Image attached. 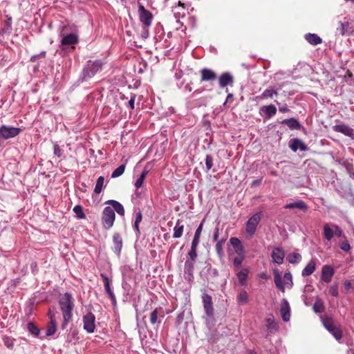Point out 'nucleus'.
Returning a JSON list of instances; mask_svg holds the SVG:
<instances>
[{
	"label": "nucleus",
	"instance_id": "obj_46",
	"mask_svg": "<svg viewBox=\"0 0 354 354\" xmlns=\"http://www.w3.org/2000/svg\"><path fill=\"white\" fill-rule=\"evenodd\" d=\"M194 261H186L185 263V270L186 272L190 273L193 270Z\"/></svg>",
	"mask_w": 354,
	"mask_h": 354
},
{
	"label": "nucleus",
	"instance_id": "obj_45",
	"mask_svg": "<svg viewBox=\"0 0 354 354\" xmlns=\"http://www.w3.org/2000/svg\"><path fill=\"white\" fill-rule=\"evenodd\" d=\"M4 344L9 348H12L14 346V339L10 337H3Z\"/></svg>",
	"mask_w": 354,
	"mask_h": 354
},
{
	"label": "nucleus",
	"instance_id": "obj_11",
	"mask_svg": "<svg viewBox=\"0 0 354 354\" xmlns=\"http://www.w3.org/2000/svg\"><path fill=\"white\" fill-rule=\"evenodd\" d=\"M280 313L281 317L284 322H288L290 318V306L286 299H283L281 301Z\"/></svg>",
	"mask_w": 354,
	"mask_h": 354
},
{
	"label": "nucleus",
	"instance_id": "obj_15",
	"mask_svg": "<svg viewBox=\"0 0 354 354\" xmlns=\"http://www.w3.org/2000/svg\"><path fill=\"white\" fill-rule=\"evenodd\" d=\"M334 274V270L330 266H324L322 270V280L328 283L331 281Z\"/></svg>",
	"mask_w": 354,
	"mask_h": 354
},
{
	"label": "nucleus",
	"instance_id": "obj_30",
	"mask_svg": "<svg viewBox=\"0 0 354 354\" xmlns=\"http://www.w3.org/2000/svg\"><path fill=\"white\" fill-rule=\"evenodd\" d=\"M248 272L249 270L248 268H243L237 273V278L241 285H244L245 283Z\"/></svg>",
	"mask_w": 354,
	"mask_h": 354
},
{
	"label": "nucleus",
	"instance_id": "obj_50",
	"mask_svg": "<svg viewBox=\"0 0 354 354\" xmlns=\"http://www.w3.org/2000/svg\"><path fill=\"white\" fill-rule=\"evenodd\" d=\"M329 292L331 295L333 297H337L338 296V288L337 285H333L330 286L329 289Z\"/></svg>",
	"mask_w": 354,
	"mask_h": 354
},
{
	"label": "nucleus",
	"instance_id": "obj_3",
	"mask_svg": "<svg viewBox=\"0 0 354 354\" xmlns=\"http://www.w3.org/2000/svg\"><path fill=\"white\" fill-rule=\"evenodd\" d=\"M262 218L261 212H258L251 216L245 225V232L249 238H252L257 230V227Z\"/></svg>",
	"mask_w": 354,
	"mask_h": 354
},
{
	"label": "nucleus",
	"instance_id": "obj_6",
	"mask_svg": "<svg viewBox=\"0 0 354 354\" xmlns=\"http://www.w3.org/2000/svg\"><path fill=\"white\" fill-rule=\"evenodd\" d=\"M325 328L334 336V337L339 340L342 338V331L339 328L335 326L333 320L331 318H326L323 321Z\"/></svg>",
	"mask_w": 354,
	"mask_h": 354
},
{
	"label": "nucleus",
	"instance_id": "obj_2",
	"mask_svg": "<svg viewBox=\"0 0 354 354\" xmlns=\"http://www.w3.org/2000/svg\"><path fill=\"white\" fill-rule=\"evenodd\" d=\"M274 274V281L276 286L283 292H285V288H291L293 285L292 277L290 272L284 274L283 278L282 279L281 275L278 269H275L273 271Z\"/></svg>",
	"mask_w": 354,
	"mask_h": 354
},
{
	"label": "nucleus",
	"instance_id": "obj_54",
	"mask_svg": "<svg viewBox=\"0 0 354 354\" xmlns=\"http://www.w3.org/2000/svg\"><path fill=\"white\" fill-rule=\"evenodd\" d=\"M203 223L202 222V223H201V224L197 227V229H196V230L195 232V234H194V236L198 237V238L201 237V232H202V230H203Z\"/></svg>",
	"mask_w": 354,
	"mask_h": 354
},
{
	"label": "nucleus",
	"instance_id": "obj_43",
	"mask_svg": "<svg viewBox=\"0 0 354 354\" xmlns=\"http://www.w3.org/2000/svg\"><path fill=\"white\" fill-rule=\"evenodd\" d=\"M245 259V256H236L233 261L234 266L236 268H239Z\"/></svg>",
	"mask_w": 354,
	"mask_h": 354
},
{
	"label": "nucleus",
	"instance_id": "obj_56",
	"mask_svg": "<svg viewBox=\"0 0 354 354\" xmlns=\"http://www.w3.org/2000/svg\"><path fill=\"white\" fill-rule=\"evenodd\" d=\"M334 228H335L334 234H335L337 236H339V237L342 236V231L340 229V227L338 225H335Z\"/></svg>",
	"mask_w": 354,
	"mask_h": 354
},
{
	"label": "nucleus",
	"instance_id": "obj_9",
	"mask_svg": "<svg viewBox=\"0 0 354 354\" xmlns=\"http://www.w3.org/2000/svg\"><path fill=\"white\" fill-rule=\"evenodd\" d=\"M202 300L205 314L208 317H212L214 315V308L212 297L204 292L202 295Z\"/></svg>",
	"mask_w": 354,
	"mask_h": 354
},
{
	"label": "nucleus",
	"instance_id": "obj_59",
	"mask_svg": "<svg viewBox=\"0 0 354 354\" xmlns=\"http://www.w3.org/2000/svg\"><path fill=\"white\" fill-rule=\"evenodd\" d=\"M135 99H136V95H134L131 96V99L129 100V102H128V103H129V106H130L132 109H134V102H135Z\"/></svg>",
	"mask_w": 354,
	"mask_h": 354
},
{
	"label": "nucleus",
	"instance_id": "obj_19",
	"mask_svg": "<svg viewBox=\"0 0 354 354\" xmlns=\"http://www.w3.org/2000/svg\"><path fill=\"white\" fill-rule=\"evenodd\" d=\"M333 129L335 131L342 133L346 136L351 137L353 135V129L346 124H337L333 126Z\"/></svg>",
	"mask_w": 354,
	"mask_h": 354
},
{
	"label": "nucleus",
	"instance_id": "obj_35",
	"mask_svg": "<svg viewBox=\"0 0 354 354\" xmlns=\"http://www.w3.org/2000/svg\"><path fill=\"white\" fill-rule=\"evenodd\" d=\"M248 295L245 290H241L237 297V301L239 304H245L248 302Z\"/></svg>",
	"mask_w": 354,
	"mask_h": 354
},
{
	"label": "nucleus",
	"instance_id": "obj_34",
	"mask_svg": "<svg viewBox=\"0 0 354 354\" xmlns=\"http://www.w3.org/2000/svg\"><path fill=\"white\" fill-rule=\"evenodd\" d=\"M278 93L276 90L273 88H267L266 89L261 95L258 96L259 98H267V97H272L274 95H277Z\"/></svg>",
	"mask_w": 354,
	"mask_h": 354
},
{
	"label": "nucleus",
	"instance_id": "obj_13",
	"mask_svg": "<svg viewBox=\"0 0 354 354\" xmlns=\"http://www.w3.org/2000/svg\"><path fill=\"white\" fill-rule=\"evenodd\" d=\"M113 251L117 254V256H120L121 253V250L122 248V239L120 234L115 233L113 236Z\"/></svg>",
	"mask_w": 354,
	"mask_h": 354
},
{
	"label": "nucleus",
	"instance_id": "obj_7",
	"mask_svg": "<svg viewBox=\"0 0 354 354\" xmlns=\"http://www.w3.org/2000/svg\"><path fill=\"white\" fill-rule=\"evenodd\" d=\"M138 12L140 20L143 25L145 27L150 26L153 18L152 14L149 11L147 10L142 5L139 6Z\"/></svg>",
	"mask_w": 354,
	"mask_h": 354
},
{
	"label": "nucleus",
	"instance_id": "obj_28",
	"mask_svg": "<svg viewBox=\"0 0 354 354\" xmlns=\"http://www.w3.org/2000/svg\"><path fill=\"white\" fill-rule=\"evenodd\" d=\"M306 40L312 45H317L322 43V39L316 34L308 33L305 35Z\"/></svg>",
	"mask_w": 354,
	"mask_h": 354
},
{
	"label": "nucleus",
	"instance_id": "obj_8",
	"mask_svg": "<svg viewBox=\"0 0 354 354\" xmlns=\"http://www.w3.org/2000/svg\"><path fill=\"white\" fill-rule=\"evenodd\" d=\"M84 329L88 333H92L94 332L95 328V315L88 313L83 317Z\"/></svg>",
	"mask_w": 354,
	"mask_h": 354
},
{
	"label": "nucleus",
	"instance_id": "obj_62",
	"mask_svg": "<svg viewBox=\"0 0 354 354\" xmlns=\"http://www.w3.org/2000/svg\"><path fill=\"white\" fill-rule=\"evenodd\" d=\"M109 297H110V298H111V301H112L113 304L114 305H115V304H116V299H115V295H114V294H113V295H110Z\"/></svg>",
	"mask_w": 354,
	"mask_h": 354
},
{
	"label": "nucleus",
	"instance_id": "obj_57",
	"mask_svg": "<svg viewBox=\"0 0 354 354\" xmlns=\"http://www.w3.org/2000/svg\"><path fill=\"white\" fill-rule=\"evenodd\" d=\"M218 234H219V228L218 227H216L214 233V235H213V240L215 242H218L220 240V239H218Z\"/></svg>",
	"mask_w": 354,
	"mask_h": 354
},
{
	"label": "nucleus",
	"instance_id": "obj_16",
	"mask_svg": "<svg viewBox=\"0 0 354 354\" xmlns=\"http://www.w3.org/2000/svg\"><path fill=\"white\" fill-rule=\"evenodd\" d=\"M219 86L223 88L227 85H232L233 76L228 72L223 73L218 79Z\"/></svg>",
	"mask_w": 354,
	"mask_h": 354
},
{
	"label": "nucleus",
	"instance_id": "obj_53",
	"mask_svg": "<svg viewBox=\"0 0 354 354\" xmlns=\"http://www.w3.org/2000/svg\"><path fill=\"white\" fill-rule=\"evenodd\" d=\"M234 252L237 254V256H245L244 248L243 245L235 248Z\"/></svg>",
	"mask_w": 354,
	"mask_h": 354
},
{
	"label": "nucleus",
	"instance_id": "obj_12",
	"mask_svg": "<svg viewBox=\"0 0 354 354\" xmlns=\"http://www.w3.org/2000/svg\"><path fill=\"white\" fill-rule=\"evenodd\" d=\"M289 147L293 151H297L298 149L301 151H305L308 149V147L305 143L299 138H293L290 140Z\"/></svg>",
	"mask_w": 354,
	"mask_h": 354
},
{
	"label": "nucleus",
	"instance_id": "obj_23",
	"mask_svg": "<svg viewBox=\"0 0 354 354\" xmlns=\"http://www.w3.org/2000/svg\"><path fill=\"white\" fill-rule=\"evenodd\" d=\"M107 203L111 205V207L114 210V212L115 211L119 215H124V209L121 203L114 200H110L107 202Z\"/></svg>",
	"mask_w": 354,
	"mask_h": 354
},
{
	"label": "nucleus",
	"instance_id": "obj_60",
	"mask_svg": "<svg viewBox=\"0 0 354 354\" xmlns=\"http://www.w3.org/2000/svg\"><path fill=\"white\" fill-rule=\"evenodd\" d=\"M279 111H280V112H282V113H286V112L289 111V109H288V108L287 107V106H286V105H285V106H282V107L279 108Z\"/></svg>",
	"mask_w": 354,
	"mask_h": 354
},
{
	"label": "nucleus",
	"instance_id": "obj_49",
	"mask_svg": "<svg viewBox=\"0 0 354 354\" xmlns=\"http://www.w3.org/2000/svg\"><path fill=\"white\" fill-rule=\"evenodd\" d=\"M53 150L55 155H56L57 157H61L62 155V149L57 144L54 145Z\"/></svg>",
	"mask_w": 354,
	"mask_h": 354
},
{
	"label": "nucleus",
	"instance_id": "obj_42",
	"mask_svg": "<svg viewBox=\"0 0 354 354\" xmlns=\"http://www.w3.org/2000/svg\"><path fill=\"white\" fill-rule=\"evenodd\" d=\"M73 212L77 214L80 218H84L85 214L82 211V207L80 205H75L73 207Z\"/></svg>",
	"mask_w": 354,
	"mask_h": 354
},
{
	"label": "nucleus",
	"instance_id": "obj_44",
	"mask_svg": "<svg viewBox=\"0 0 354 354\" xmlns=\"http://www.w3.org/2000/svg\"><path fill=\"white\" fill-rule=\"evenodd\" d=\"M230 242L231 245H232V247L234 248V249L243 245L241 241L236 237H232L230 239Z\"/></svg>",
	"mask_w": 354,
	"mask_h": 354
},
{
	"label": "nucleus",
	"instance_id": "obj_4",
	"mask_svg": "<svg viewBox=\"0 0 354 354\" xmlns=\"http://www.w3.org/2000/svg\"><path fill=\"white\" fill-rule=\"evenodd\" d=\"M115 214L114 210L109 206L104 207L102 212V222L106 229L111 228L115 221Z\"/></svg>",
	"mask_w": 354,
	"mask_h": 354
},
{
	"label": "nucleus",
	"instance_id": "obj_58",
	"mask_svg": "<svg viewBox=\"0 0 354 354\" xmlns=\"http://www.w3.org/2000/svg\"><path fill=\"white\" fill-rule=\"evenodd\" d=\"M142 213L140 212H138L136 214V221L134 223H140L142 221Z\"/></svg>",
	"mask_w": 354,
	"mask_h": 354
},
{
	"label": "nucleus",
	"instance_id": "obj_5",
	"mask_svg": "<svg viewBox=\"0 0 354 354\" xmlns=\"http://www.w3.org/2000/svg\"><path fill=\"white\" fill-rule=\"evenodd\" d=\"M21 131L19 128L3 125L0 127V137L7 140L17 136Z\"/></svg>",
	"mask_w": 354,
	"mask_h": 354
},
{
	"label": "nucleus",
	"instance_id": "obj_64",
	"mask_svg": "<svg viewBox=\"0 0 354 354\" xmlns=\"http://www.w3.org/2000/svg\"><path fill=\"white\" fill-rule=\"evenodd\" d=\"M133 227H134V229L136 230V231L139 234V233H140V230H139V223H134Z\"/></svg>",
	"mask_w": 354,
	"mask_h": 354
},
{
	"label": "nucleus",
	"instance_id": "obj_47",
	"mask_svg": "<svg viewBox=\"0 0 354 354\" xmlns=\"http://www.w3.org/2000/svg\"><path fill=\"white\" fill-rule=\"evenodd\" d=\"M205 165L207 170L211 169L213 166V158L210 155L206 156Z\"/></svg>",
	"mask_w": 354,
	"mask_h": 354
},
{
	"label": "nucleus",
	"instance_id": "obj_32",
	"mask_svg": "<svg viewBox=\"0 0 354 354\" xmlns=\"http://www.w3.org/2000/svg\"><path fill=\"white\" fill-rule=\"evenodd\" d=\"M323 234L324 237L328 241H330L334 235L333 230L327 223L324 225Z\"/></svg>",
	"mask_w": 354,
	"mask_h": 354
},
{
	"label": "nucleus",
	"instance_id": "obj_1",
	"mask_svg": "<svg viewBox=\"0 0 354 354\" xmlns=\"http://www.w3.org/2000/svg\"><path fill=\"white\" fill-rule=\"evenodd\" d=\"M59 305L63 315L64 321L62 328L64 330L72 318V310L74 307L73 299L71 294L66 292L59 300Z\"/></svg>",
	"mask_w": 354,
	"mask_h": 354
},
{
	"label": "nucleus",
	"instance_id": "obj_55",
	"mask_svg": "<svg viewBox=\"0 0 354 354\" xmlns=\"http://www.w3.org/2000/svg\"><path fill=\"white\" fill-rule=\"evenodd\" d=\"M199 241H200V238L194 236V239L192 242L191 248L197 249Z\"/></svg>",
	"mask_w": 354,
	"mask_h": 354
},
{
	"label": "nucleus",
	"instance_id": "obj_48",
	"mask_svg": "<svg viewBox=\"0 0 354 354\" xmlns=\"http://www.w3.org/2000/svg\"><path fill=\"white\" fill-rule=\"evenodd\" d=\"M196 250L197 249H194V248H191L190 249L189 252H188V256H189V261H195V260H196V259L197 257Z\"/></svg>",
	"mask_w": 354,
	"mask_h": 354
},
{
	"label": "nucleus",
	"instance_id": "obj_10",
	"mask_svg": "<svg viewBox=\"0 0 354 354\" xmlns=\"http://www.w3.org/2000/svg\"><path fill=\"white\" fill-rule=\"evenodd\" d=\"M102 63L100 60L95 62H88L86 68L84 70V73L88 77L93 76L96 73L101 70Z\"/></svg>",
	"mask_w": 354,
	"mask_h": 354
},
{
	"label": "nucleus",
	"instance_id": "obj_29",
	"mask_svg": "<svg viewBox=\"0 0 354 354\" xmlns=\"http://www.w3.org/2000/svg\"><path fill=\"white\" fill-rule=\"evenodd\" d=\"M282 124H286L291 129H299L300 128V124L294 118L286 119L282 121Z\"/></svg>",
	"mask_w": 354,
	"mask_h": 354
},
{
	"label": "nucleus",
	"instance_id": "obj_37",
	"mask_svg": "<svg viewBox=\"0 0 354 354\" xmlns=\"http://www.w3.org/2000/svg\"><path fill=\"white\" fill-rule=\"evenodd\" d=\"M147 174H148L147 170H144L142 171V173L140 174L139 178L136 180V181L135 183V186L136 187V188H140L142 187Z\"/></svg>",
	"mask_w": 354,
	"mask_h": 354
},
{
	"label": "nucleus",
	"instance_id": "obj_31",
	"mask_svg": "<svg viewBox=\"0 0 354 354\" xmlns=\"http://www.w3.org/2000/svg\"><path fill=\"white\" fill-rule=\"evenodd\" d=\"M287 260L290 263H298L301 260V256L299 253L292 252L287 256Z\"/></svg>",
	"mask_w": 354,
	"mask_h": 354
},
{
	"label": "nucleus",
	"instance_id": "obj_27",
	"mask_svg": "<svg viewBox=\"0 0 354 354\" xmlns=\"http://www.w3.org/2000/svg\"><path fill=\"white\" fill-rule=\"evenodd\" d=\"M286 209H292V208H297L299 209L304 211H306L308 209V207L306 204L303 201H298L295 203H291L289 204H287L285 206Z\"/></svg>",
	"mask_w": 354,
	"mask_h": 354
},
{
	"label": "nucleus",
	"instance_id": "obj_24",
	"mask_svg": "<svg viewBox=\"0 0 354 354\" xmlns=\"http://www.w3.org/2000/svg\"><path fill=\"white\" fill-rule=\"evenodd\" d=\"M261 111L263 112L266 115L268 119H270L276 114L277 108L273 104L263 106L261 108Z\"/></svg>",
	"mask_w": 354,
	"mask_h": 354
},
{
	"label": "nucleus",
	"instance_id": "obj_63",
	"mask_svg": "<svg viewBox=\"0 0 354 354\" xmlns=\"http://www.w3.org/2000/svg\"><path fill=\"white\" fill-rule=\"evenodd\" d=\"M109 297H110V298H111V301H112L113 304L114 305H115V304H116V299H115V295H114V294H113V295H110Z\"/></svg>",
	"mask_w": 354,
	"mask_h": 354
},
{
	"label": "nucleus",
	"instance_id": "obj_61",
	"mask_svg": "<svg viewBox=\"0 0 354 354\" xmlns=\"http://www.w3.org/2000/svg\"><path fill=\"white\" fill-rule=\"evenodd\" d=\"M146 28L147 27L145 26V28H145V31H144V32L142 34V37L144 38H147L148 36H149V31H148V30L146 29Z\"/></svg>",
	"mask_w": 354,
	"mask_h": 354
},
{
	"label": "nucleus",
	"instance_id": "obj_14",
	"mask_svg": "<svg viewBox=\"0 0 354 354\" xmlns=\"http://www.w3.org/2000/svg\"><path fill=\"white\" fill-rule=\"evenodd\" d=\"M285 253L283 250L280 248H275L272 250V259L273 261L279 265L283 263Z\"/></svg>",
	"mask_w": 354,
	"mask_h": 354
},
{
	"label": "nucleus",
	"instance_id": "obj_25",
	"mask_svg": "<svg viewBox=\"0 0 354 354\" xmlns=\"http://www.w3.org/2000/svg\"><path fill=\"white\" fill-rule=\"evenodd\" d=\"M184 230V225L182 223V221L178 219L176 221V225L174 227V234L173 237L175 239H178L182 236Z\"/></svg>",
	"mask_w": 354,
	"mask_h": 354
},
{
	"label": "nucleus",
	"instance_id": "obj_18",
	"mask_svg": "<svg viewBox=\"0 0 354 354\" xmlns=\"http://www.w3.org/2000/svg\"><path fill=\"white\" fill-rule=\"evenodd\" d=\"M78 41V37L75 34L71 33L66 35H63L61 44L63 46H71L77 44Z\"/></svg>",
	"mask_w": 354,
	"mask_h": 354
},
{
	"label": "nucleus",
	"instance_id": "obj_33",
	"mask_svg": "<svg viewBox=\"0 0 354 354\" xmlns=\"http://www.w3.org/2000/svg\"><path fill=\"white\" fill-rule=\"evenodd\" d=\"M266 326L270 332L277 330L278 328L277 324L272 317L266 319Z\"/></svg>",
	"mask_w": 354,
	"mask_h": 354
},
{
	"label": "nucleus",
	"instance_id": "obj_40",
	"mask_svg": "<svg viewBox=\"0 0 354 354\" xmlns=\"http://www.w3.org/2000/svg\"><path fill=\"white\" fill-rule=\"evenodd\" d=\"M27 328L31 334L35 336H37L39 333V329L32 322L28 324Z\"/></svg>",
	"mask_w": 354,
	"mask_h": 354
},
{
	"label": "nucleus",
	"instance_id": "obj_21",
	"mask_svg": "<svg viewBox=\"0 0 354 354\" xmlns=\"http://www.w3.org/2000/svg\"><path fill=\"white\" fill-rule=\"evenodd\" d=\"M50 314V323L48 326L47 330H46V335L50 336L55 334L56 332V320H55V313H52L51 312L49 313Z\"/></svg>",
	"mask_w": 354,
	"mask_h": 354
},
{
	"label": "nucleus",
	"instance_id": "obj_36",
	"mask_svg": "<svg viewBox=\"0 0 354 354\" xmlns=\"http://www.w3.org/2000/svg\"><path fill=\"white\" fill-rule=\"evenodd\" d=\"M104 178L103 176H100L97 178L96 184H95V189H94V192L96 194H100L102 192V187L104 185Z\"/></svg>",
	"mask_w": 354,
	"mask_h": 354
},
{
	"label": "nucleus",
	"instance_id": "obj_52",
	"mask_svg": "<svg viewBox=\"0 0 354 354\" xmlns=\"http://www.w3.org/2000/svg\"><path fill=\"white\" fill-rule=\"evenodd\" d=\"M340 248L345 252H348L351 249V246L347 241H344L342 242Z\"/></svg>",
	"mask_w": 354,
	"mask_h": 354
},
{
	"label": "nucleus",
	"instance_id": "obj_41",
	"mask_svg": "<svg viewBox=\"0 0 354 354\" xmlns=\"http://www.w3.org/2000/svg\"><path fill=\"white\" fill-rule=\"evenodd\" d=\"M100 277L103 279L104 285V288H105V291H106V290L109 291V290H111V285H110L111 281L109 279V278L107 277V276L105 274H104V273H101L100 274Z\"/></svg>",
	"mask_w": 354,
	"mask_h": 354
},
{
	"label": "nucleus",
	"instance_id": "obj_26",
	"mask_svg": "<svg viewBox=\"0 0 354 354\" xmlns=\"http://www.w3.org/2000/svg\"><path fill=\"white\" fill-rule=\"evenodd\" d=\"M226 240H227V237L224 236V237L221 238L219 240V241L216 242V245H215L216 252L220 259H221L224 256L223 245L225 243Z\"/></svg>",
	"mask_w": 354,
	"mask_h": 354
},
{
	"label": "nucleus",
	"instance_id": "obj_51",
	"mask_svg": "<svg viewBox=\"0 0 354 354\" xmlns=\"http://www.w3.org/2000/svg\"><path fill=\"white\" fill-rule=\"evenodd\" d=\"M347 26V25L343 24V23H339V27H338L337 28V31L342 35H344L345 33H346V27Z\"/></svg>",
	"mask_w": 354,
	"mask_h": 354
},
{
	"label": "nucleus",
	"instance_id": "obj_22",
	"mask_svg": "<svg viewBox=\"0 0 354 354\" xmlns=\"http://www.w3.org/2000/svg\"><path fill=\"white\" fill-rule=\"evenodd\" d=\"M316 269V262L315 259H311L306 266L302 270V276L306 277L312 274Z\"/></svg>",
	"mask_w": 354,
	"mask_h": 354
},
{
	"label": "nucleus",
	"instance_id": "obj_17",
	"mask_svg": "<svg viewBox=\"0 0 354 354\" xmlns=\"http://www.w3.org/2000/svg\"><path fill=\"white\" fill-rule=\"evenodd\" d=\"M201 82H208V81H213L216 80V73L211 69L209 68H203L201 71Z\"/></svg>",
	"mask_w": 354,
	"mask_h": 354
},
{
	"label": "nucleus",
	"instance_id": "obj_39",
	"mask_svg": "<svg viewBox=\"0 0 354 354\" xmlns=\"http://www.w3.org/2000/svg\"><path fill=\"white\" fill-rule=\"evenodd\" d=\"M314 311L317 313H322L324 310V306L320 299H317L313 306Z\"/></svg>",
	"mask_w": 354,
	"mask_h": 354
},
{
	"label": "nucleus",
	"instance_id": "obj_38",
	"mask_svg": "<svg viewBox=\"0 0 354 354\" xmlns=\"http://www.w3.org/2000/svg\"><path fill=\"white\" fill-rule=\"evenodd\" d=\"M125 165H121L118 168H116L111 174V178H118L123 174L125 170Z\"/></svg>",
	"mask_w": 354,
	"mask_h": 354
},
{
	"label": "nucleus",
	"instance_id": "obj_20",
	"mask_svg": "<svg viewBox=\"0 0 354 354\" xmlns=\"http://www.w3.org/2000/svg\"><path fill=\"white\" fill-rule=\"evenodd\" d=\"M163 317L164 315L162 314V310L160 308H156L151 313L150 322L151 324H155L156 323L160 324L161 319L163 318Z\"/></svg>",
	"mask_w": 354,
	"mask_h": 354
}]
</instances>
